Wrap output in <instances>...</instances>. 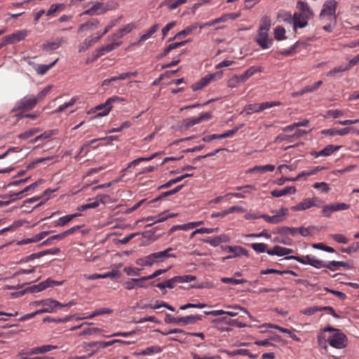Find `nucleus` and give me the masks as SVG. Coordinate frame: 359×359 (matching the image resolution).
<instances>
[{
  "label": "nucleus",
  "mask_w": 359,
  "mask_h": 359,
  "mask_svg": "<svg viewBox=\"0 0 359 359\" xmlns=\"http://www.w3.org/2000/svg\"><path fill=\"white\" fill-rule=\"evenodd\" d=\"M273 213V215H268L266 214L260 215V217L264 219L266 222L277 224L283 222L286 219V215L288 212V208H281L278 210H271Z\"/></svg>",
  "instance_id": "obj_3"
},
{
  "label": "nucleus",
  "mask_w": 359,
  "mask_h": 359,
  "mask_svg": "<svg viewBox=\"0 0 359 359\" xmlns=\"http://www.w3.org/2000/svg\"><path fill=\"white\" fill-rule=\"evenodd\" d=\"M312 258H313L312 255H306L304 257L291 255V256L286 257L285 259H287V260H292V259L296 260L301 264L311 265V262L312 260Z\"/></svg>",
  "instance_id": "obj_33"
},
{
  "label": "nucleus",
  "mask_w": 359,
  "mask_h": 359,
  "mask_svg": "<svg viewBox=\"0 0 359 359\" xmlns=\"http://www.w3.org/2000/svg\"><path fill=\"white\" fill-rule=\"evenodd\" d=\"M172 248H168L163 251L156 252L149 254L152 264H158L161 262H163L166 259L169 257H175V255L170 253L172 251Z\"/></svg>",
  "instance_id": "obj_7"
},
{
  "label": "nucleus",
  "mask_w": 359,
  "mask_h": 359,
  "mask_svg": "<svg viewBox=\"0 0 359 359\" xmlns=\"http://www.w3.org/2000/svg\"><path fill=\"white\" fill-rule=\"evenodd\" d=\"M222 74V72H217L215 74H208V75L205 76L204 77H203L200 80V82L201 83H203V85L205 87L210 82V81L214 79L216 76L221 77Z\"/></svg>",
  "instance_id": "obj_50"
},
{
  "label": "nucleus",
  "mask_w": 359,
  "mask_h": 359,
  "mask_svg": "<svg viewBox=\"0 0 359 359\" xmlns=\"http://www.w3.org/2000/svg\"><path fill=\"white\" fill-rule=\"evenodd\" d=\"M198 27V23H194L191 25L190 26L187 27L183 30L177 33L172 38H170L168 41H174L177 39H180L190 34H191L194 30H196Z\"/></svg>",
  "instance_id": "obj_26"
},
{
  "label": "nucleus",
  "mask_w": 359,
  "mask_h": 359,
  "mask_svg": "<svg viewBox=\"0 0 359 359\" xmlns=\"http://www.w3.org/2000/svg\"><path fill=\"white\" fill-rule=\"evenodd\" d=\"M59 306H62V304L58 301L48 298L45 299L44 305L43 308L36 311L39 314L43 313H55L59 309Z\"/></svg>",
  "instance_id": "obj_10"
},
{
  "label": "nucleus",
  "mask_w": 359,
  "mask_h": 359,
  "mask_svg": "<svg viewBox=\"0 0 359 359\" xmlns=\"http://www.w3.org/2000/svg\"><path fill=\"white\" fill-rule=\"evenodd\" d=\"M337 2L336 0H327L323 5L320 13L321 19L335 20Z\"/></svg>",
  "instance_id": "obj_4"
},
{
  "label": "nucleus",
  "mask_w": 359,
  "mask_h": 359,
  "mask_svg": "<svg viewBox=\"0 0 359 359\" xmlns=\"http://www.w3.org/2000/svg\"><path fill=\"white\" fill-rule=\"evenodd\" d=\"M274 38L277 41H281L285 39V29L281 26H278L274 29Z\"/></svg>",
  "instance_id": "obj_47"
},
{
  "label": "nucleus",
  "mask_w": 359,
  "mask_h": 359,
  "mask_svg": "<svg viewBox=\"0 0 359 359\" xmlns=\"http://www.w3.org/2000/svg\"><path fill=\"white\" fill-rule=\"evenodd\" d=\"M123 271L128 275V276H139L140 273L141 271V269L136 267H125L123 269Z\"/></svg>",
  "instance_id": "obj_63"
},
{
  "label": "nucleus",
  "mask_w": 359,
  "mask_h": 359,
  "mask_svg": "<svg viewBox=\"0 0 359 359\" xmlns=\"http://www.w3.org/2000/svg\"><path fill=\"white\" fill-rule=\"evenodd\" d=\"M263 71V68L261 66H252L248 68L243 74H241V80L243 79L245 82L248 79L255 75L257 72Z\"/></svg>",
  "instance_id": "obj_29"
},
{
  "label": "nucleus",
  "mask_w": 359,
  "mask_h": 359,
  "mask_svg": "<svg viewBox=\"0 0 359 359\" xmlns=\"http://www.w3.org/2000/svg\"><path fill=\"white\" fill-rule=\"evenodd\" d=\"M198 123L200 121L198 117H191L186 118L183 122V126L185 128H189Z\"/></svg>",
  "instance_id": "obj_53"
},
{
  "label": "nucleus",
  "mask_w": 359,
  "mask_h": 359,
  "mask_svg": "<svg viewBox=\"0 0 359 359\" xmlns=\"http://www.w3.org/2000/svg\"><path fill=\"white\" fill-rule=\"evenodd\" d=\"M101 39V36H89L79 46V52L83 53L88 50L91 46L97 43Z\"/></svg>",
  "instance_id": "obj_20"
},
{
  "label": "nucleus",
  "mask_w": 359,
  "mask_h": 359,
  "mask_svg": "<svg viewBox=\"0 0 359 359\" xmlns=\"http://www.w3.org/2000/svg\"><path fill=\"white\" fill-rule=\"evenodd\" d=\"M77 98L76 97H73L69 102L64 103L63 104L59 106L53 113H60L63 111L68 107L73 106L76 102Z\"/></svg>",
  "instance_id": "obj_48"
},
{
  "label": "nucleus",
  "mask_w": 359,
  "mask_h": 359,
  "mask_svg": "<svg viewBox=\"0 0 359 359\" xmlns=\"http://www.w3.org/2000/svg\"><path fill=\"white\" fill-rule=\"evenodd\" d=\"M107 198V196H97L94 202L87 203L88 209L95 208L100 205V203H104V198Z\"/></svg>",
  "instance_id": "obj_54"
},
{
  "label": "nucleus",
  "mask_w": 359,
  "mask_h": 359,
  "mask_svg": "<svg viewBox=\"0 0 359 359\" xmlns=\"http://www.w3.org/2000/svg\"><path fill=\"white\" fill-rule=\"evenodd\" d=\"M105 13V10L104 8V4L101 2H94L93 6L84 11L81 15H99L104 14Z\"/></svg>",
  "instance_id": "obj_14"
},
{
  "label": "nucleus",
  "mask_w": 359,
  "mask_h": 359,
  "mask_svg": "<svg viewBox=\"0 0 359 359\" xmlns=\"http://www.w3.org/2000/svg\"><path fill=\"white\" fill-rule=\"evenodd\" d=\"M275 170L273 165H256L250 170L251 172H266L268 171L272 172Z\"/></svg>",
  "instance_id": "obj_39"
},
{
  "label": "nucleus",
  "mask_w": 359,
  "mask_h": 359,
  "mask_svg": "<svg viewBox=\"0 0 359 359\" xmlns=\"http://www.w3.org/2000/svg\"><path fill=\"white\" fill-rule=\"evenodd\" d=\"M241 126H242V125L238 127H235L234 128L227 130L226 132L222 133V134H213V135L205 136L202 138V140L203 142H210L214 140L224 139V138L230 137L233 136L234 134H236L238 131V130L240 129V128Z\"/></svg>",
  "instance_id": "obj_12"
},
{
  "label": "nucleus",
  "mask_w": 359,
  "mask_h": 359,
  "mask_svg": "<svg viewBox=\"0 0 359 359\" xmlns=\"http://www.w3.org/2000/svg\"><path fill=\"white\" fill-rule=\"evenodd\" d=\"M324 332H334V333L327 338V341L330 345L335 348L341 349L347 345V337L339 330L333 328L332 327H327L324 328Z\"/></svg>",
  "instance_id": "obj_1"
},
{
  "label": "nucleus",
  "mask_w": 359,
  "mask_h": 359,
  "mask_svg": "<svg viewBox=\"0 0 359 359\" xmlns=\"http://www.w3.org/2000/svg\"><path fill=\"white\" fill-rule=\"evenodd\" d=\"M329 236L339 243L346 244L348 241L346 237L341 233L330 234Z\"/></svg>",
  "instance_id": "obj_61"
},
{
  "label": "nucleus",
  "mask_w": 359,
  "mask_h": 359,
  "mask_svg": "<svg viewBox=\"0 0 359 359\" xmlns=\"http://www.w3.org/2000/svg\"><path fill=\"white\" fill-rule=\"evenodd\" d=\"M308 18H305L304 16L300 15L297 12L294 14L293 18L290 13L286 14V18L284 21L293 22L294 29L296 30L297 28H304L308 25Z\"/></svg>",
  "instance_id": "obj_8"
},
{
  "label": "nucleus",
  "mask_w": 359,
  "mask_h": 359,
  "mask_svg": "<svg viewBox=\"0 0 359 359\" xmlns=\"http://www.w3.org/2000/svg\"><path fill=\"white\" fill-rule=\"evenodd\" d=\"M323 310H330V314L334 318H339V316L336 313L334 309L331 306H311L304 309L302 311V313L306 316H312L318 311H322Z\"/></svg>",
  "instance_id": "obj_16"
},
{
  "label": "nucleus",
  "mask_w": 359,
  "mask_h": 359,
  "mask_svg": "<svg viewBox=\"0 0 359 359\" xmlns=\"http://www.w3.org/2000/svg\"><path fill=\"white\" fill-rule=\"evenodd\" d=\"M100 25V21L97 19H92L85 23L79 25L78 32H83L86 31L93 30L96 29Z\"/></svg>",
  "instance_id": "obj_27"
},
{
  "label": "nucleus",
  "mask_w": 359,
  "mask_h": 359,
  "mask_svg": "<svg viewBox=\"0 0 359 359\" xmlns=\"http://www.w3.org/2000/svg\"><path fill=\"white\" fill-rule=\"evenodd\" d=\"M332 271L340 270L341 268L348 269H350L349 264L339 261H330L325 262V267Z\"/></svg>",
  "instance_id": "obj_23"
},
{
  "label": "nucleus",
  "mask_w": 359,
  "mask_h": 359,
  "mask_svg": "<svg viewBox=\"0 0 359 359\" xmlns=\"http://www.w3.org/2000/svg\"><path fill=\"white\" fill-rule=\"evenodd\" d=\"M46 286V285H45L44 282L43 281V282L39 283L38 285H34L27 287L26 289V291L29 292H41V291L45 290ZM25 292V290L22 291V292H20L18 294H19L20 295H22V294H24Z\"/></svg>",
  "instance_id": "obj_41"
},
{
  "label": "nucleus",
  "mask_w": 359,
  "mask_h": 359,
  "mask_svg": "<svg viewBox=\"0 0 359 359\" xmlns=\"http://www.w3.org/2000/svg\"><path fill=\"white\" fill-rule=\"evenodd\" d=\"M293 252L292 249L275 245L272 249L266 250L269 255H277L279 257L288 255Z\"/></svg>",
  "instance_id": "obj_21"
},
{
  "label": "nucleus",
  "mask_w": 359,
  "mask_h": 359,
  "mask_svg": "<svg viewBox=\"0 0 359 359\" xmlns=\"http://www.w3.org/2000/svg\"><path fill=\"white\" fill-rule=\"evenodd\" d=\"M319 202H320V200L318 197L306 198L296 205L291 207V210L293 211H302L312 207H319Z\"/></svg>",
  "instance_id": "obj_6"
},
{
  "label": "nucleus",
  "mask_w": 359,
  "mask_h": 359,
  "mask_svg": "<svg viewBox=\"0 0 359 359\" xmlns=\"http://www.w3.org/2000/svg\"><path fill=\"white\" fill-rule=\"evenodd\" d=\"M135 263L140 266H152V262L150 255H148L143 257H140L136 259Z\"/></svg>",
  "instance_id": "obj_45"
},
{
  "label": "nucleus",
  "mask_w": 359,
  "mask_h": 359,
  "mask_svg": "<svg viewBox=\"0 0 359 359\" xmlns=\"http://www.w3.org/2000/svg\"><path fill=\"white\" fill-rule=\"evenodd\" d=\"M187 2V0H164L162 1L161 6H166L169 11H173Z\"/></svg>",
  "instance_id": "obj_30"
},
{
  "label": "nucleus",
  "mask_w": 359,
  "mask_h": 359,
  "mask_svg": "<svg viewBox=\"0 0 359 359\" xmlns=\"http://www.w3.org/2000/svg\"><path fill=\"white\" fill-rule=\"evenodd\" d=\"M121 42H112L111 43L107 44L105 46H102L99 48H97L95 53L93 55V60H97L100 57L104 55L106 53H108L113 50L121 46Z\"/></svg>",
  "instance_id": "obj_13"
},
{
  "label": "nucleus",
  "mask_w": 359,
  "mask_h": 359,
  "mask_svg": "<svg viewBox=\"0 0 359 359\" xmlns=\"http://www.w3.org/2000/svg\"><path fill=\"white\" fill-rule=\"evenodd\" d=\"M224 250L231 252L232 257H237L241 255L248 256V252L243 247L239 245H227L224 248Z\"/></svg>",
  "instance_id": "obj_22"
},
{
  "label": "nucleus",
  "mask_w": 359,
  "mask_h": 359,
  "mask_svg": "<svg viewBox=\"0 0 359 359\" xmlns=\"http://www.w3.org/2000/svg\"><path fill=\"white\" fill-rule=\"evenodd\" d=\"M202 224H203L202 221L193 222H189V223H187V224L178 225L177 227H179V229H182V230H188V229H193V228H194V227H196L197 226H199V225H201Z\"/></svg>",
  "instance_id": "obj_62"
},
{
  "label": "nucleus",
  "mask_w": 359,
  "mask_h": 359,
  "mask_svg": "<svg viewBox=\"0 0 359 359\" xmlns=\"http://www.w3.org/2000/svg\"><path fill=\"white\" fill-rule=\"evenodd\" d=\"M230 238L226 234H221L215 237H208L203 240L204 243L210 244L212 247H217L220 243H227Z\"/></svg>",
  "instance_id": "obj_18"
},
{
  "label": "nucleus",
  "mask_w": 359,
  "mask_h": 359,
  "mask_svg": "<svg viewBox=\"0 0 359 359\" xmlns=\"http://www.w3.org/2000/svg\"><path fill=\"white\" fill-rule=\"evenodd\" d=\"M241 75H234L231 78H230L227 81L228 87L233 88L237 87L239 84L244 83V81L241 80Z\"/></svg>",
  "instance_id": "obj_42"
},
{
  "label": "nucleus",
  "mask_w": 359,
  "mask_h": 359,
  "mask_svg": "<svg viewBox=\"0 0 359 359\" xmlns=\"http://www.w3.org/2000/svg\"><path fill=\"white\" fill-rule=\"evenodd\" d=\"M41 131V129L39 128H32V129L26 130L24 133L20 134L18 135V137H19L20 139L26 140V139H27V138H29L30 137H32L36 133H39Z\"/></svg>",
  "instance_id": "obj_46"
},
{
  "label": "nucleus",
  "mask_w": 359,
  "mask_h": 359,
  "mask_svg": "<svg viewBox=\"0 0 359 359\" xmlns=\"http://www.w3.org/2000/svg\"><path fill=\"white\" fill-rule=\"evenodd\" d=\"M63 238H65V237L63 236L62 232L57 234H55L47 238L46 241H43L41 245H48L49 244L54 243L55 241H60L62 240Z\"/></svg>",
  "instance_id": "obj_49"
},
{
  "label": "nucleus",
  "mask_w": 359,
  "mask_h": 359,
  "mask_svg": "<svg viewBox=\"0 0 359 359\" xmlns=\"http://www.w3.org/2000/svg\"><path fill=\"white\" fill-rule=\"evenodd\" d=\"M57 60L56 59L49 65H36L34 66V69L38 74L43 75L56 64Z\"/></svg>",
  "instance_id": "obj_35"
},
{
  "label": "nucleus",
  "mask_w": 359,
  "mask_h": 359,
  "mask_svg": "<svg viewBox=\"0 0 359 359\" xmlns=\"http://www.w3.org/2000/svg\"><path fill=\"white\" fill-rule=\"evenodd\" d=\"M160 27L159 24L152 25L144 34L141 35L138 41L133 43L132 46L140 45L141 42L148 40L155 34Z\"/></svg>",
  "instance_id": "obj_25"
},
{
  "label": "nucleus",
  "mask_w": 359,
  "mask_h": 359,
  "mask_svg": "<svg viewBox=\"0 0 359 359\" xmlns=\"http://www.w3.org/2000/svg\"><path fill=\"white\" fill-rule=\"evenodd\" d=\"M255 41L262 49L269 48L273 44V39L269 38V32L257 31Z\"/></svg>",
  "instance_id": "obj_9"
},
{
  "label": "nucleus",
  "mask_w": 359,
  "mask_h": 359,
  "mask_svg": "<svg viewBox=\"0 0 359 359\" xmlns=\"http://www.w3.org/2000/svg\"><path fill=\"white\" fill-rule=\"evenodd\" d=\"M27 35V30H20L15 33L4 36V41L8 44H12L23 40Z\"/></svg>",
  "instance_id": "obj_17"
},
{
  "label": "nucleus",
  "mask_w": 359,
  "mask_h": 359,
  "mask_svg": "<svg viewBox=\"0 0 359 359\" xmlns=\"http://www.w3.org/2000/svg\"><path fill=\"white\" fill-rule=\"evenodd\" d=\"M50 233V231H41V232L34 235L32 238H27V239L22 241L21 243H24V244H27V243H29L38 242V241L42 240L43 238H44Z\"/></svg>",
  "instance_id": "obj_34"
},
{
  "label": "nucleus",
  "mask_w": 359,
  "mask_h": 359,
  "mask_svg": "<svg viewBox=\"0 0 359 359\" xmlns=\"http://www.w3.org/2000/svg\"><path fill=\"white\" fill-rule=\"evenodd\" d=\"M135 28V25L133 23L128 24L125 25L123 28L120 29L118 32V33L114 34L111 36V37L115 39H121L124 35L130 33Z\"/></svg>",
  "instance_id": "obj_31"
},
{
  "label": "nucleus",
  "mask_w": 359,
  "mask_h": 359,
  "mask_svg": "<svg viewBox=\"0 0 359 359\" xmlns=\"http://www.w3.org/2000/svg\"><path fill=\"white\" fill-rule=\"evenodd\" d=\"M201 320V316H187L184 317L175 318L169 313H167L165 318V322L166 323H173L182 325L193 324L195 322Z\"/></svg>",
  "instance_id": "obj_2"
},
{
  "label": "nucleus",
  "mask_w": 359,
  "mask_h": 359,
  "mask_svg": "<svg viewBox=\"0 0 359 359\" xmlns=\"http://www.w3.org/2000/svg\"><path fill=\"white\" fill-rule=\"evenodd\" d=\"M176 215L173 213H168L167 211L163 212L161 214L156 215L155 216H150L144 218V220L147 222H151V224H155L158 222H162L168 219V218H171L175 217Z\"/></svg>",
  "instance_id": "obj_19"
},
{
  "label": "nucleus",
  "mask_w": 359,
  "mask_h": 359,
  "mask_svg": "<svg viewBox=\"0 0 359 359\" xmlns=\"http://www.w3.org/2000/svg\"><path fill=\"white\" fill-rule=\"evenodd\" d=\"M65 42V40L62 37L53 38L43 43L42 49L43 51L46 52L55 50L62 46Z\"/></svg>",
  "instance_id": "obj_11"
},
{
  "label": "nucleus",
  "mask_w": 359,
  "mask_h": 359,
  "mask_svg": "<svg viewBox=\"0 0 359 359\" xmlns=\"http://www.w3.org/2000/svg\"><path fill=\"white\" fill-rule=\"evenodd\" d=\"M297 191L294 186L285 187L282 189H274L271 191V194L273 197L278 198L287 194H294Z\"/></svg>",
  "instance_id": "obj_24"
},
{
  "label": "nucleus",
  "mask_w": 359,
  "mask_h": 359,
  "mask_svg": "<svg viewBox=\"0 0 359 359\" xmlns=\"http://www.w3.org/2000/svg\"><path fill=\"white\" fill-rule=\"evenodd\" d=\"M161 348L158 346H149V347H147V348H145L144 350L140 351V352H138V353H135V355H137V356H139V355H152L153 353H159L161 352Z\"/></svg>",
  "instance_id": "obj_32"
},
{
  "label": "nucleus",
  "mask_w": 359,
  "mask_h": 359,
  "mask_svg": "<svg viewBox=\"0 0 359 359\" xmlns=\"http://www.w3.org/2000/svg\"><path fill=\"white\" fill-rule=\"evenodd\" d=\"M71 219L68 217V215L60 217L55 222V226H64L67 224L69 222H71Z\"/></svg>",
  "instance_id": "obj_64"
},
{
  "label": "nucleus",
  "mask_w": 359,
  "mask_h": 359,
  "mask_svg": "<svg viewBox=\"0 0 359 359\" xmlns=\"http://www.w3.org/2000/svg\"><path fill=\"white\" fill-rule=\"evenodd\" d=\"M112 106L106 104V101L104 103L97 105L93 109V112H97V116L101 117L107 116L111 111Z\"/></svg>",
  "instance_id": "obj_28"
},
{
  "label": "nucleus",
  "mask_w": 359,
  "mask_h": 359,
  "mask_svg": "<svg viewBox=\"0 0 359 359\" xmlns=\"http://www.w3.org/2000/svg\"><path fill=\"white\" fill-rule=\"evenodd\" d=\"M57 134L56 130H46L41 133V135L36 136L34 139L30 141L31 143H36L39 140H46L52 137L53 135H55Z\"/></svg>",
  "instance_id": "obj_37"
},
{
  "label": "nucleus",
  "mask_w": 359,
  "mask_h": 359,
  "mask_svg": "<svg viewBox=\"0 0 359 359\" xmlns=\"http://www.w3.org/2000/svg\"><path fill=\"white\" fill-rule=\"evenodd\" d=\"M313 248L323 250L325 252L333 253L334 252V249L330 246H326L322 243H315L312 245Z\"/></svg>",
  "instance_id": "obj_57"
},
{
  "label": "nucleus",
  "mask_w": 359,
  "mask_h": 359,
  "mask_svg": "<svg viewBox=\"0 0 359 359\" xmlns=\"http://www.w3.org/2000/svg\"><path fill=\"white\" fill-rule=\"evenodd\" d=\"M313 187L323 193H327L330 190V188L328 184H327L326 182H323L314 183L313 184Z\"/></svg>",
  "instance_id": "obj_51"
},
{
  "label": "nucleus",
  "mask_w": 359,
  "mask_h": 359,
  "mask_svg": "<svg viewBox=\"0 0 359 359\" xmlns=\"http://www.w3.org/2000/svg\"><path fill=\"white\" fill-rule=\"evenodd\" d=\"M243 111L247 114H251L255 112H259L260 107L259 103L248 104L244 107Z\"/></svg>",
  "instance_id": "obj_43"
},
{
  "label": "nucleus",
  "mask_w": 359,
  "mask_h": 359,
  "mask_svg": "<svg viewBox=\"0 0 359 359\" xmlns=\"http://www.w3.org/2000/svg\"><path fill=\"white\" fill-rule=\"evenodd\" d=\"M347 70H348V67L347 66H346V67H344V66L337 67H334L332 69L330 70L327 73V76H334L337 74L341 73V72H346Z\"/></svg>",
  "instance_id": "obj_56"
},
{
  "label": "nucleus",
  "mask_w": 359,
  "mask_h": 359,
  "mask_svg": "<svg viewBox=\"0 0 359 359\" xmlns=\"http://www.w3.org/2000/svg\"><path fill=\"white\" fill-rule=\"evenodd\" d=\"M207 306H208V305L206 304H203V303H198V304L188 303L184 305L180 306V309L186 310L187 309H191V308L203 309V308H205Z\"/></svg>",
  "instance_id": "obj_60"
},
{
  "label": "nucleus",
  "mask_w": 359,
  "mask_h": 359,
  "mask_svg": "<svg viewBox=\"0 0 359 359\" xmlns=\"http://www.w3.org/2000/svg\"><path fill=\"white\" fill-rule=\"evenodd\" d=\"M333 212H335L334 203L325 205L322 210L323 215L327 217H330Z\"/></svg>",
  "instance_id": "obj_58"
},
{
  "label": "nucleus",
  "mask_w": 359,
  "mask_h": 359,
  "mask_svg": "<svg viewBox=\"0 0 359 359\" xmlns=\"http://www.w3.org/2000/svg\"><path fill=\"white\" fill-rule=\"evenodd\" d=\"M297 8L298 10L297 13L304 16L305 18L310 20L314 16L313 11L306 2L298 1L297 3Z\"/></svg>",
  "instance_id": "obj_15"
},
{
  "label": "nucleus",
  "mask_w": 359,
  "mask_h": 359,
  "mask_svg": "<svg viewBox=\"0 0 359 359\" xmlns=\"http://www.w3.org/2000/svg\"><path fill=\"white\" fill-rule=\"evenodd\" d=\"M37 104V98L33 95H27L19 100L13 109V111L21 109H32Z\"/></svg>",
  "instance_id": "obj_5"
},
{
  "label": "nucleus",
  "mask_w": 359,
  "mask_h": 359,
  "mask_svg": "<svg viewBox=\"0 0 359 359\" xmlns=\"http://www.w3.org/2000/svg\"><path fill=\"white\" fill-rule=\"evenodd\" d=\"M252 248L257 253L266 252L267 245L263 243H255L251 245Z\"/></svg>",
  "instance_id": "obj_59"
},
{
  "label": "nucleus",
  "mask_w": 359,
  "mask_h": 359,
  "mask_svg": "<svg viewBox=\"0 0 359 359\" xmlns=\"http://www.w3.org/2000/svg\"><path fill=\"white\" fill-rule=\"evenodd\" d=\"M221 281L223 283H233V284H236V285H239V284H242V283H249L250 284L252 283V282H250L246 279H243V278L236 279V278H229V277L222 278Z\"/></svg>",
  "instance_id": "obj_44"
},
{
  "label": "nucleus",
  "mask_w": 359,
  "mask_h": 359,
  "mask_svg": "<svg viewBox=\"0 0 359 359\" xmlns=\"http://www.w3.org/2000/svg\"><path fill=\"white\" fill-rule=\"evenodd\" d=\"M188 43V41H183L181 42H175L169 44L163 50L161 56H165L170 50L178 48L180 47L185 46Z\"/></svg>",
  "instance_id": "obj_38"
},
{
  "label": "nucleus",
  "mask_w": 359,
  "mask_h": 359,
  "mask_svg": "<svg viewBox=\"0 0 359 359\" xmlns=\"http://www.w3.org/2000/svg\"><path fill=\"white\" fill-rule=\"evenodd\" d=\"M175 277L177 283H189L191 281H194L196 279V277L192 275L177 276Z\"/></svg>",
  "instance_id": "obj_52"
},
{
  "label": "nucleus",
  "mask_w": 359,
  "mask_h": 359,
  "mask_svg": "<svg viewBox=\"0 0 359 359\" xmlns=\"http://www.w3.org/2000/svg\"><path fill=\"white\" fill-rule=\"evenodd\" d=\"M340 148V146H334L332 144L327 145L324 149L319 151L320 155L321 156H329L334 151H337Z\"/></svg>",
  "instance_id": "obj_40"
},
{
  "label": "nucleus",
  "mask_w": 359,
  "mask_h": 359,
  "mask_svg": "<svg viewBox=\"0 0 359 359\" xmlns=\"http://www.w3.org/2000/svg\"><path fill=\"white\" fill-rule=\"evenodd\" d=\"M344 116V112L339 109H330L328 110L326 113L325 118L332 117L333 118H337Z\"/></svg>",
  "instance_id": "obj_55"
},
{
  "label": "nucleus",
  "mask_w": 359,
  "mask_h": 359,
  "mask_svg": "<svg viewBox=\"0 0 359 359\" xmlns=\"http://www.w3.org/2000/svg\"><path fill=\"white\" fill-rule=\"evenodd\" d=\"M271 26V20L269 16H264L260 20L258 31L269 32Z\"/></svg>",
  "instance_id": "obj_36"
}]
</instances>
